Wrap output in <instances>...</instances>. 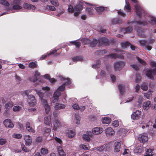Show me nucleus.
<instances>
[{"mask_svg": "<svg viewBox=\"0 0 156 156\" xmlns=\"http://www.w3.org/2000/svg\"><path fill=\"white\" fill-rule=\"evenodd\" d=\"M112 58L115 59L117 58V54L116 53L111 54L107 55Z\"/></svg>", "mask_w": 156, "mask_h": 156, "instance_id": "nucleus-50", "label": "nucleus"}, {"mask_svg": "<svg viewBox=\"0 0 156 156\" xmlns=\"http://www.w3.org/2000/svg\"><path fill=\"white\" fill-rule=\"evenodd\" d=\"M83 139L87 140V141H89L90 140V139L89 136L86 134H83Z\"/></svg>", "mask_w": 156, "mask_h": 156, "instance_id": "nucleus-57", "label": "nucleus"}, {"mask_svg": "<svg viewBox=\"0 0 156 156\" xmlns=\"http://www.w3.org/2000/svg\"><path fill=\"white\" fill-rule=\"evenodd\" d=\"M131 45V44L128 41H126L124 42H122L121 44V47L123 48H126L127 47H129Z\"/></svg>", "mask_w": 156, "mask_h": 156, "instance_id": "nucleus-31", "label": "nucleus"}, {"mask_svg": "<svg viewBox=\"0 0 156 156\" xmlns=\"http://www.w3.org/2000/svg\"><path fill=\"white\" fill-rule=\"evenodd\" d=\"M136 59L142 65L144 66H146V62L144 60L141 59L138 57H136Z\"/></svg>", "mask_w": 156, "mask_h": 156, "instance_id": "nucleus-46", "label": "nucleus"}, {"mask_svg": "<svg viewBox=\"0 0 156 156\" xmlns=\"http://www.w3.org/2000/svg\"><path fill=\"white\" fill-rule=\"evenodd\" d=\"M40 75V73L37 71H36L33 78L32 77L30 78V81L33 82H35L38 80Z\"/></svg>", "mask_w": 156, "mask_h": 156, "instance_id": "nucleus-12", "label": "nucleus"}, {"mask_svg": "<svg viewBox=\"0 0 156 156\" xmlns=\"http://www.w3.org/2000/svg\"><path fill=\"white\" fill-rule=\"evenodd\" d=\"M51 4L55 7L58 6L59 4L57 0H49Z\"/></svg>", "mask_w": 156, "mask_h": 156, "instance_id": "nucleus-35", "label": "nucleus"}, {"mask_svg": "<svg viewBox=\"0 0 156 156\" xmlns=\"http://www.w3.org/2000/svg\"><path fill=\"white\" fill-rule=\"evenodd\" d=\"M61 94V93L60 91L58 90L57 89L56 91L54 93L53 96V97H55L59 98V97L60 96Z\"/></svg>", "mask_w": 156, "mask_h": 156, "instance_id": "nucleus-40", "label": "nucleus"}, {"mask_svg": "<svg viewBox=\"0 0 156 156\" xmlns=\"http://www.w3.org/2000/svg\"><path fill=\"white\" fill-rule=\"evenodd\" d=\"M95 9L98 12H101L103 11L105 9H107V8H105L104 7L101 6L98 7H97Z\"/></svg>", "mask_w": 156, "mask_h": 156, "instance_id": "nucleus-33", "label": "nucleus"}, {"mask_svg": "<svg viewBox=\"0 0 156 156\" xmlns=\"http://www.w3.org/2000/svg\"><path fill=\"white\" fill-rule=\"evenodd\" d=\"M82 57L80 56H76L72 58V60L74 62H76L78 61H82Z\"/></svg>", "mask_w": 156, "mask_h": 156, "instance_id": "nucleus-32", "label": "nucleus"}, {"mask_svg": "<svg viewBox=\"0 0 156 156\" xmlns=\"http://www.w3.org/2000/svg\"><path fill=\"white\" fill-rule=\"evenodd\" d=\"M0 3L6 6H9V3L5 0H1Z\"/></svg>", "mask_w": 156, "mask_h": 156, "instance_id": "nucleus-42", "label": "nucleus"}, {"mask_svg": "<svg viewBox=\"0 0 156 156\" xmlns=\"http://www.w3.org/2000/svg\"><path fill=\"white\" fill-rule=\"evenodd\" d=\"M103 132V129L100 127H95L92 130V133L94 134H99Z\"/></svg>", "mask_w": 156, "mask_h": 156, "instance_id": "nucleus-13", "label": "nucleus"}, {"mask_svg": "<svg viewBox=\"0 0 156 156\" xmlns=\"http://www.w3.org/2000/svg\"><path fill=\"white\" fill-rule=\"evenodd\" d=\"M81 41L83 42L84 45L90 44V40L87 38L82 39Z\"/></svg>", "mask_w": 156, "mask_h": 156, "instance_id": "nucleus-41", "label": "nucleus"}, {"mask_svg": "<svg viewBox=\"0 0 156 156\" xmlns=\"http://www.w3.org/2000/svg\"><path fill=\"white\" fill-rule=\"evenodd\" d=\"M125 63L122 61L115 62L114 65V69L115 71H120L125 66Z\"/></svg>", "mask_w": 156, "mask_h": 156, "instance_id": "nucleus-2", "label": "nucleus"}, {"mask_svg": "<svg viewBox=\"0 0 156 156\" xmlns=\"http://www.w3.org/2000/svg\"><path fill=\"white\" fill-rule=\"evenodd\" d=\"M21 109V107L17 105L14 107L13 110L14 112H17Z\"/></svg>", "mask_w": 156, "mask_h": 156, "instance_id": "nucleus-56", "label": "nucleus"}, {"mask_svg": "<svg viewBox=\"0 0 156 156\" xmlns=\"http://www.w3.org/2000/svg\"><path fill=\"white\" fill-rule=\"evenodd\" d=\"M118 88L120 93L122 94L124 91V86L122 84H119L118 85Z\"/></svg>", "mask_w": 156, "mask_h": 156, "instance_id": "nucleus-37", "label": "nucleus"}, {"mask_svg": "<svg viewBox=\"0 0 156 156\" xmlns=\"http://www.w3.org/2000/svg\"><path fill=\"white\" fill-rule=\"evenodd\" d=\"M139 44L141 46L144 47L145 49L148 51H150L152 47L148 43L147 41L146 40H140L138 41Z\"/></svg>", "mask_w": 156, "mask_h": 156, "instance_id": "nucleus-1", "label": "nucleus"}, {"mask_svg": "<svg viewBox=\"0 0 156 156\" xmlns=\"http://www.w3.org/2000/svg\"><path fill=\"white\" fill-rule=\"evenodd\" d=\"M153 149H147L146 152V154H150V155H151V156H152L154 154L153 153Z\"/></svg>", "mask_w": 156, "mask_h": 156, "instance_id": "nucleus-48", "label": "nucleus"}, {"mask_svg": "<svg viewBox=\"0 0 156 156\" xmlns=\"http://www.w3.org/2000/svg\"><path fill=\"white\" fill-rule=\"evenodd\" d=\"M69 42L72 45H75L76 48H79L81 45V43L77 41H70Z\"/></svg>", "mask_w": 156, "mask_h": 156, "instance_id": "nucleus-29", "label": "nucleus"}, {"mask_svg": "<svg viewBox=\"0 0 156 156\" xmlns=\"http://www.w3.org/2000/svg\"><path fill=\"white\" fill-rule=\"evenodd\" d=\"M149 22L151 24H154L156 25V18H152L150 21H149Z\"/></svg>", "mask_w": 156, "mask_h": 156, "instance_id": "nucleus-64", "label": "nucleus"}, {"mask_svg": "<svg viewBox=\"0 0 156 156\" xmlns=\"http://www.w3.org/2000/svg\"><path fill=\"white\" fill-rule=\"evenodd\" d=\"M44 122L45 124L47 125L50 126L51 123V117L50 115L44 117Z\"/></svg>", "mask_w": 156, "mask_h": 156, "instance_id": "nucleus-21", "label": "nucleus"}, {"mask_svg": "<svg viewBox=\"0 0 156 156\" xmlns=\"http://www.w3.org/2000/svg\"><path fill=\"white\" fill-rule=\"evenodd\" d=\"M126 5L125 6L124 9L127 10L128 12H130L131 7L130 4L127 0H125Z\"/></svg>", "mask_w": 156, "mask_h": 156, "instance_id": "nucleus-25", "label": "nucleus"}, {"mask_svg": "<svg viewBox=\"0 0 156 156\" xmlns=\"http://www.w3.org/2000/svg\"><path fill=\"white\" fill-rule=\"evenodd\" d=\"M99 46L104 45H108L110 43L108 39L105 37L100 38L99 39Z\"/></svg>", "mask_w": 156, "mask_h": 156, "instance_id": "nucleus-4", "label": "nucleus"}, {"mask_svg": "<svg viewBox=\"0 0 156 156\" xmlns=\"http://www.w3.org/2000/svg\"><path fill=\"white\" fill-rule=\"evenodd\" d=\"M66 106L64 105L58 103H56L55 107V109L59 110L65 108Z\"/></svg>", "mask_w": 156, "mask_h": 156, "instance_id": "nucleus-28", "label": "nucleus"}, {"mask_svg": "<svg viewBox=\"0 0 156 156\" xmlns=\"http://www.w3.org/2000/svg\"><path fill=\"white\" fill-rule=\"evenodd\" d=\"M111 121V119L109 117H104L102 120V123L104 124H108L110 123Z\"/></svg>", "mask_w": 156, "mask_h": 156, "instance_id": "nucleus-26", "label": "nucleus"}, {"mask_svg": "<svg viewBox=\"0 0 156 156\" xmlns=\"http://www.w3.org/2000/svg\"><path fill=\"white\" fill-rule=\"evenodd\" d=\"M12 136L14 138L17 139H20L22 137L21 135L20 134H14Z\"/></svg>", "mask_w": 156, "mask_h": 156, "instance_id": "nucleus-61", "label": "nucleus"}, {"mask_svg": "<svg viewBox=\"0 0 156 156\" xmlns=\"http://www.w3.org/2000/svg\"><path fill=\"white\" fill-rule=\"evenodd\" d=\"M141 88L144 91H147L148 89L147 84L146 83H143L141 86Z\"/></svg>", "mask_w": 156, "mask_h": 156, "instance_id": "nucleus-38", "label": "nucleus"}, {"mask_svg": "<svg viewBox=\"0 0 156 156\" xmlns=\"http://www.w3.org/2000/svg\"><path fill=\"white\" fill-rule=\"evenodd\" d=\"M141 111L136 110L131 115V119L133 120H137L140 117Z\"/></svg>", "mask_w": 156, "mask_h": 156, "instance_id": "nucleus-9", "label": "nucleus"}, {"mask_svg": "<svg viewBox=\"0 0 156 156\" xmlns=\"http://www.w3.org/2000/svg\"><path fill=\"white\" fill-rule=\"evenodd\" d=\"M121 144L120 143L118 142H116L114 144V151L116 152H118L120 151V146Z\"/></svg>", "mask_w": 156, "mask_h": 156, "instance_id": "nucleus-17", "label": "nucleus"}, {"mask_svg": "<svg viewBox=\"0 0 156 156\" xmlns=\"http://www.w3.org/2000/svg\"><path fill=\"white\" fill-rule=\"evenodd\" d=\"M48 151L47 149L42 148L41 150V154H45L48 153Z\"/></svg>", "mask_w": 156, "mask_h": 156, "instance_id": "nucleus-44", "label": "nucleus"}, {"mask_svg": "<svg viewBox=\"0 0 156 156\" xmlns=\"http://www.w3.org/2000/svg\"><path fill=\"white\" fill-rule=\"evenodd\" d=\"M138 138L140 142L143 143L146 142L148 140L147 135L146 133H144L143 134H140Z\"/></svg>", "mask_w": 156, "mask_h": 156, "instance_id": "nucleus-5", "label": "nucleus"}, {"mask_svg": "<svg viewBox=\"0 0 156 156\" xmlns=\"http://www.w3.org/2000/svg\"><path fill=\"white\" fill-rule=\"evenodd\" d=\"M65 88V84H63L61 86L58 88L57 90L60 91H63L64 90Z\"/></svg>", "mask_w": 156, "mask_h": 156, "instance_id": "nucleus-53", "label": "nucleus"}, {"mask_svg": "<svg viewBox=\"0 0 156 156\" xmlns=\"http://www.w3.org/2000/svg\"><path fill=\"white\" fill-rule=\"evenodd\" d=\"M151 102L149 101H147L144 102L143 105L144 109L146 110H148L151 106Z\"/></svg>", "mask_w": 156, "mask_h": 156, "instance_id": "nucleus-15", "label": "nucleus"}, {"mask_svg": "<svg viewBox=\"0 0 156 156\" xmlns=\"http://www.w3.org/2000/svg\"><path fill=\"white\" fill-rule=\"evenodd\" d=\"M13 105V103L12 102H9L5 105V107L6 109H9L11 108Z\"/></svg>", "mask_w": 156, "mask_h": 156, "instance_id": "nucleus-39", "label": "nucleus"}, {"mask_svg": "<svg viewBox=\"0 0 156 156\" xmlns=\"http://www.w3.org/2000/svg\"><path fill=\"white\" fill-rule=\"evenodd\" d=\"M112 125L114 127H117L119 126V122L117 120H115L112 122Z\"/></svg>", "mask_w": 156, "mask_h": 156, "instance_id": "nucleus-59", "label": "nucleus"}, {"mask_svg": "<svg viewBox=\"0 0 156 156\" xmlns=\"http://www.w3.org/2000/svg\"><path fill=\"white\" fill-rule=\"evenodd\" d=\"M26 127L27 130L28 131L32 133H34L35 132V130L30 126V123L29 122H27Z\"/></svg>", "mask_w": 156, "mask_h": 156, "instance_id": "nucleus-22", "label": "nucleus"}, {"mask_svg": "<svg viewBox=\"0 0 156 156\" xmlns=\"http://www.w3.org/2000/svg\"><path fill=\"white\" fill-rule=\"evenodd\" d=\"M44 105L46 112L47 114L48 113L50 109V106L48 104H47Z\"/></svg>", "mask_w": 156, "mask_h": 156, "instance_id": "nucleus-47", "label": "nucleus"}, {"mask_svg": "<svg viewBox=\"0 0 156 156\" xmlns=\"http://www.w3.org/2000/svg\"><path fill=\"white\" fill-rule=\"evenodd\" d=\"M21 2V0H14L13 1L14 5H20Z\"/></svg>", "mask_w": 156, "mask_h": 156, "instance_id": "nucleus-58", "label": "nucleus"}, {"mask_svg": "<svg viewBox=\"0 0 156 156\" xmlns=\"http://www.w3.org/2000/svg\"><path fill=\"white\" fill-rule=\"evenodd\" d=\"M7 141L6 139L4 138L0 139V145H3L6 143Z\"/></svg>", "mask_w": 156, "mask_h": 156, "instance_id": "nucleus-54", "label": "nucleus"}, {"mask_svg": "<svg viewBox=\"0 0 156 156\" xmlns=\"http://www.w3.org/2000/svg\"><path fill=\"white\" fill-rule=\"evenodd\" d=\"M86 11L89 14L92 15L93 14L94 10L92 7H88L86 8Z\"/></svg>", "mask_w": 156, "mask_h": 156, "instance_id": "nucleus-34", "label": "nucleus"}, {"mask_svg": "<svg viewBox=\"0 0 156 156\" xmlns=\"http://www.w3.org/2000/svg\"><path fill=\"white\" fill-rule=\"evenodd\" d=\"M145 31V30L143 29H139L137 31L138 34L141 37L143 38H146V34H144Z\"/></svg>", "mask_w": 156, "mask_h": 156, "instance_id": "nucleus-18", "label": "nucleus"}, {"mask_svg": "<svg viewBox=\"0 0 156 156\" xmlns=\"http://www.w3.org/2000/svg\"><path fill=\"white\" fill-rule=\"evenodd\" d=\"M61 126L60 121L55 119V121L54 122L53 129L54 130H56L57 128Z\"/></svg>", "mask_w": 156, "mask_h": 156, "instance_id": "nucleus-14", "label": "nucleus"}, {"mask_svg": "<svg viewBox=\"0 0 156 156\" xmlns=\"http://www.w3.org/2000/svg\"><path fill=\"white\" fill-rule=\"evenodd\" d=\"M51 131V129L50 128H46L44 131V134L46 136H48L49 134Z\"/></svg>", "mask_w": 156, "mask_h": 156, "instance_id": "nucleus-49", "label": "nucleus"}, {"mask_svg": "<svg viewBox=\"0 0 156 156\" xmlns=\"http://www.w3.org/2000/svg\"><path fill=\"white\" fill-rule=\"evenodd\" d=\"M37 62L35 61V62H31L29 63L28 66L29 67L32 69L35 68L37 67Z\"/></svg>", "mask_w": 156, "mask_h": 156, "instance_id": "nucleus-30", "label": "nucleus"}, {"mask_svg": "<svg viewBox=\"0 0 156 156\" xmlns=\"http://www.w3.org/2000/svg\"><path fill=\"white\" fill-rule=\"evenodd\" d=\"M24 140L26 145H30L32 143V138L29 135H25L24 136Z\"/></svg>", "mask_w": 156, "mask_h": 156, "instance_id": "nucleus-11", "label": "nucleus"}, {"mask_svg": "<svg viewBox=\"0 0 156 156\" xmlns=\"http://www.w3.org/2000/svg\"><path fill=\"white\" fill-rule=\"evenodd\" d=\"M98 43H99V40H97L96 39H93L92 41L90 40V46L92 48L94 47Z\"/></svg>", "mask_w": 156, "mask_h": 156, "instance_id": "nucleus-23", "label": "nucleus"}, {"mask_svg": "<svg viewBox=\"0 0 156 156\" xmlns=\"http://www.w3.org/2000/svg\"><path fill=\"white\" fill-rule=\"evenodd\" d=\"M27 102L31 106L35 105L36 104V101L35 98L32 95L28 96Z\"/></svg>", "mask_w": 156, "mask_h": 156, "instance_id": "nucleus-3", "label": "nucleus"}, {"mask_svg": "<svg viewBox=\"0 0 156 156\" xmlns=\"http://www.w3.org/2000/svg\"><path fill=\"white\" fill-rule=\"evenodd\" d=\"M46 8L47 9L52 11H55L56 10V9L55 7L51 5H47L46 6Z\"/></svg>", "mask_w": 156, "mask_h": 156, "instance_id": "nucleus-45", "label": "nucleus"}, {"mask_svg": "<svg viewBox=\"0 0 156 156\" xmlns=\"http://www.w3.org/2000/svg\"><path fill=\"white\" fill-rule=\"evenodd\" d=\"M75 135V132L73 130H70L69 131L68 133V137L70 138H72Z\"/></svg>", "mask_w": 156, "mask_h": 156, "instance_id": "nucleus-36", "label": "nucleus"}, {"mask_svg": "<svg viewBox=\"0 0 156 156\" xmlns=\"http://www.w3.org/2000/svg\"><path fill=\"white\" fill-rule=\"evenodd\" d=\"M135 8L136 14L139 16H141L143 13H145V11L140 6L136 5L135 6Z\"/></svg>", "mask_w": 156, "mask_h": 156, "instance_id": "nucleus-7", "label": "nucleus"}, {"mask_svg": "<svg viewBox=\"0 0 156 156\" xmlns=\"http://www.w3.org/2000/svg\"><path fill=\"white\" fill-rule=\"evenodd\" d=\"M122 22V20L119 19L115 18L112 20V24L114 25L116 24H120Z\"/></svg>", "mask_w": 156, "mask_h": 156, "instance_id": "nucleus-27", "label": "nucleus"}, {"mask_svg": "<svg viewBox=\"0 0 156 156\" xmlns=\"http://www.w3.org/2000/svg\"><path fill=\"white\" fill-rule=\"evenodd\" d=\"M68 10L69 13H72L74 12V9L71 5H69Z\"/></svg>", "mask_w": 156, "mask_h": 156, "instance_id": "nucleus-52", "label": "nucleus"}, {"mask_svg": "<svg viewBox=\"0 0 156 156\" xmlns=\"http://www.w3.org/2000/svg\"><path fill=\"white\" fill-rule=\"evenodd\" d=\"M152 70L151 69H148L146 72V76L148 77L149 78L153 80L154 77L152 75Z\"/></svg>", "mask_w": 156, "mask_h": 156, "instance_id": "nucleus-19", "label": "nucleus"}, {"mask_svg": "<svg viewBox=\"0 0 156 156\" xmlns=\"http://www.w3.org/2000/svg\"><path fill=\"white\" fill-rule=\"evenodd\" d=\"M23 7L25 9L28 10L30 9L35 10L36 7L33 5L28 4L27 3H24L23 5Z\"/></svg>", "mask_w": 156, "mask_h": 156, "instance_id": "nucleus-16", "label": "nucleus"}, {"mask_svg": "<svg viewBox=\"0 0 156 156\" xmlns=\"http://www.w3.org/2000/svg\"><path fill=\"white\" fill-rule=\"evenodd\" d=\"M58 50H54L52 51H50L49 53H48L47 55H42L40 58V59L42 60L46 58L47 56H49L52 54H54V55L56 56H57L58 54H57L56 53Z\"/></svg>", "mask_w": 156, "mask_h": 156, "instance_id": "nucleus-10", "label": "nucleus"}, {"mask_svg": "<svg viewBox=\"0 0 156 156\" xmlns=\"http://www.w3.org/2000/svg\"><path fill=\"white\" fill-rule=\"evenodd\" d=\"M12 8L13 9H20L22 7L20 5H14L12 6Z\"/></svg>", "mask_w": 156, "mask_h": 156, "instance_id": "nucleus-51", "label": "nucleus"}, {"mask_svg": "<svg viewBox=\"0 0 156 156\" xmlns=\"http://www.w3.org/2000/svg\"><path fill=\"white\" fill-rule=\"evenodd\" d=\"M83 5L81 4L76 5L74 7V9L76 11L80 12L83 9Z\"/></svg>", "mask_w": 156, "mask_h": 156, "instance_id": "nucleus-24", "label": "nucleus"}, {"mask_svg": "<svg viewBox=\"0 0 156 156\" xmlns=\"http://www.w3.org/2000/svg\"><path fill=\"white\" fill-rule=\"evenodd\" d=\"M141 77L139 73L136 74V83H138L140 80Z\"/></svg>", "mask_w": 156, "mask_h": 156, "instance_id": "nucleus-62", "label": "nucleus"}, {"mask_svg": "<svg viewBox=\"0 0 156 156\" xmlns=\"http://www.w3.org/2000/svg\"><path fill=\"white\" fill-rule=\"evenodd\" d=\"M149 22L151 24H154L156 25V18H152L150 21H149Z\"/></svg>", "mask_w": 156, "mask_h": 156, "instance_id": "nucleus-63", "label": "nucleus"}, {"mask_svg": "<svg viewBox=\"0 0 156 156\" xmlns=\"http://www.w3.org/2000/svg\"><path fill=\"white\" fill-rule=\"evenodd\" d=\"M133 30V28L132 27H126L125 29V31L126 33H129Z\"/></svg>", "mask_w": 156, "mask_h": 156, "instance_id": "nucleus-55", "label": "nucleus"}, {"mask_svg": "<svg viewBox=\"0 0 156 156\" xmlns=\"http://www.w3.org/2000/svg\"><path fill=\"white\" fill-rule=\"evenodd\" d=\"M58 153L60 156H66V154L60 146L57 147Z\"/></svg>", "mask_w": 156, "mask_h": 156, "instance_id": "nucleus-20", "label": "nucleus"}, {"mask_svg": "<svg viewBox=\"0 0 156 156\" xmlns=\"http://www.w3.org/2000/svg\"><path fill=\"white\" fill-rule=\"evenodd\" d=\"M75 118L76 120L77 121L76 123V124H78L79 123V122L80 119V116L78 114H76L75 115Z\"/></svg>", "mask_w": 156, "mask_h": 156, "instance_id": "nucleus-60", "label": "nucleus"}, {"mask_svg": "<svg viewBox=\"0 0 156 156\" xmlns=\"http://www.w3.org/2000/svg\"><path fill=\"white\" fill-rule=\"evenodd\" d=\"M103 147L104 151H106L109 150V148H110V144H104L103 145Z\"/></svg>", "mask_w": 156, "mask_h": 156, "instance_id": "nucleus-43", "label": "nucleus"}, {"mask_svg": "<svg viewBox=\"0 0 156 156\" xmlns=\"http://www.w3.org/2000/svg\"><path fill=\"white\" fill-rule=\"evenodd\" d=\"M3 124L7 128H12L14 126L13 123L9 119L5 120L3 122Z\"/></svg>", "mask_w": 156, "mask_h": 156, "instance_id": "nucleus-8", "label": "nucleus"}, {"mask_svg": "<svg viewBox=\"0 0 156 156\" xmlns=\"http://www.w3.org/2000/svg\"><path fill=\"white\" fill-rule=\"evenodd\" d=\"M106 135L107 136H112L114 135L115 131L111 127L107 128L105 130Z\"/></svg>", "mask_w": 156, "mask_h": 156, "instance_id": "nucleus-6", "label": "nucleus"}]
</instances>
